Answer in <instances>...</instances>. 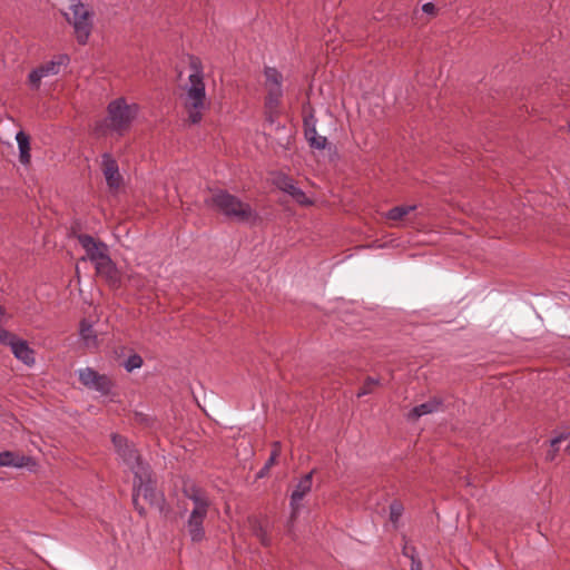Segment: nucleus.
Masks as SVG:
<instances>
[{
  "mask_svg": "<svg viewBox=\"0 0 570 570\" xmlns=\"http://www.w3.org/2000/svg\"><path fill=\"white\" fill-rule=\"evenodd\" d=\"M16 140L19 147V159L21 164L28 165L30 163V139L29 136L22 130L16 135Z\"/></svg>",
  "mask_w": 570,
  "mask_h": 570,
  "instance_id": "obj_20",
  "label": "nucleus"
},
{
  "mask_svg": "<svg viewBox=\"0 0 570 570\" xmlns=\"http://www.w3.org/2000/svg\"><path fill=\"white\" fill-rule=\"evenodd\" d=\"M1 466H11V468H33L36 466V462L31 456L22 455L17 452L3 451L0 452V468Z\"/></svg>",
  "mask_w": 570,
  "mask_h": 570,
  "instance_id": "obj_16",
  "label": "nucleus"
},
{
  "mask_svg": "<svg viewBox=\"0 0 570 570\" xmlns=\"http://www.w3.org/2000/svg\"><path fill=\"white\" fill-rule=\"evenodd\" d=\"M279 454H281V443L278 441H276L272 444L271 455H269L268 460L266 461V463L264 464V466H266V469H271L275 464Z\"/></svg>",
  "mask_w": 570,
  "mask_h": 570,
  "instance_id": "obj_26",
  "label": "nucleus"
},
{
  "mask_svg": "<svg viewBox=\"0 0 570 570\" xmlns=\"http://www.w3.org/2000/svg\"><path fill=\"white\" fill-rule=\"evenodd\" d=\"M276 187L289 195L293 200L302 206L313 205V200L303 191L295 183L293 178L287 175H277L274 180Z\"/></svg>",
  "mask_w": 570,
  "mask_h": 570,
  "instance_id": "obj_12",
  "label": "nucleus"
},
{
  "mask_svg": "<svg viewBox=\"0 0 570 570\" xmlns=\"http://www.w3.org/2000/svg\"><path fill=\"white\" fill-rule=\"evenodd\" d=\"M269 470H271V469H266V466H263V468L259 470V472L257 473V478H259V479H261V478L266 476V475L268 474Z\"/></svg>",
  "mask_w": 570,
  "mask_h": 570,
  "instance_id": "obj_32",
  "label": "nucleus"
},
{
  "mask_svg": "<svg viewBox=\"0 0 570 570\" xmlns=\"http://www.w3.org/2000/svg\"><path fill=\"white\" fill-rule=\"evenodd\" d=\"M132 473L135 474L132 494L135 509L140 515L145 514V508L139 504V498L142 497L150 505H155L161 510L165 499L164 495L158 493L155 489L149 465L138 464V466H132Z\"/></svg>",
  "mask_w": 570,
  "mask_h": 570,
  "instance_id": "obj_4",
  "label": "nucleus"
},
{
  "mask_svg": "<svg viewBox=\"0 0 570 570\" xmlns=\"http://www.w3.org/2000/svg\"><path fill=\"white\" fill-rule=\"evenodd\" d=\"M316 122L317 120L312 114L304 118V136L311 148L323 150L327 146V138L317 134Z\"/></svg>",
  "mask_w": 570,
  "mask_h": 570,
  "instance_id": "obj_15",
  "label": "nucleus"
},
{
  "mask_svg": "<svg viewBox=\"0 0 570 570\" xmlns=\"http://www.w3.org/2000/svg\"><path fill=\"white\" fill-rule=\"evenodd\" d=\"M111 441L117 453L131 471L132 466H138V464H146L140 460L137 450L128 443L126 438L118 434H112Z\"/></svg>",
  "mask_w": 570,
  "mask_h": 570,
  "instance_id": "obj_13",
  "label": "nucleus"
},
{
  "mask_svg": "<svg viewBox=\"0 0 570 570\" xmlns=\"http://www.w3.org/2000/svg\"><path fill=\"white\" fill-rule=\"evenodd\" d=\"M86 0H69L67 21L73 27V33L79 45H86L94 28V11L85 3Z\"/></svg>",
  "mask_w": 570,
  "mask_h": 570,
  "instance_id": "obj_6",
  "label": "nucleus"
},
{
  "mask_svg": "<svg viewBox=\"0 0 570 570\" xmlns=\"http://www.w3.org/2000/svg\"><path fill=\"white\" fill-rule=\"evenodd\" d=\"M185 495L193 502V509L185 522L187 534L193 542H202L206 535L204 522L210 501L206 493L195 485L185 489Z\"/></svg>",
  "mask_w": 570,
  "mask_h": 570,
  "instance_id": "obj_3",
  "label": "nucleus"
},
{
  "mask_svg": "<svg viewBox=\"0 0 570 570\" xmlns=\"http://www.w3.org/2000/svg\"><path fill=\"white\" fill-rule=\"evenodd\" d=\"M138 114L139 106L137 104H128L122 97L114 99L107 106V116L96 124L95 132L99 136L107 134L124 136L129 131Z\"/></svg>",
  "mask_w": 570,
  "mask_h": 570,
  "instance_id": "obj_2",
  "label": "nucleus"
},
{
  "mask_svg": "<svg viewBox=\"0 0 570 570\" xmlns=\"http://www.w3.org/2000/svg\"><path fill=\"white\" fill-rule=\"evenodd\" d=\"M70 61L69 56L61 53L55 56L51 60L43 62L32 69L28 75V83L32 89H39L43 78L60 73L61 69L67 67Z\"/></svg>",
  "mask_w": 570,
  "mask_h": 570,
  "instance_id": "obj_8",
  "label": "nucleus"
},
{
  "mask_svg": "<svg viewBox=\"0 0 570 570\" xmlns=\"http://www.w3.org/2000/svg\"><path fill=\"white\" fill-rule=\"evenodd\" d=\"M412 549H415V548L412 546H409L407 543H405L402 549L403 556L409 558L410 560H411Z\"/></svg>",
  "mask_w": 570,
  "mask_h": 570,
  "instance_id": "obj_31",
  "label": "nucleus"
},
{
  "mask_svg": "<svg viewBox=\"0 0 570 570\" xmlns=\"http://www.w3.org/2000/svg\"><path fill=\"white\" fill-rule=\"evenodd\" d=\"M141 365H142V358L138 354L130 355L124 364L126 371H128V372L139 368V367H141Z\"/></svg>",
  "mask_w": 570,
  "mask_h": 570,
  "instance_id": "obj_25",
  "label": "nucleus"
},
{
  "mask_svg": "<svg viewBox=\"0 0 570 570\" xmlns=\"http://www.w3.org/2000/svg\"><path fill=\"white\" fill-rule=\"evenodd\" d=\"M422 11L426 14H433L435 12V6L432 2H426L422 6Z\"/></svg>",
  "mask_w": 570,
  "mask_h": 570,
  "instance_id": "obj_30",
  "label": "nucleus"
},
{
  "mask_svg": "<svg viewBox=\"0 0 570 570\" xmlns=\"http://www.w3.org/2000/svg\"><path fill=\"white\" fill-rule=\"evenodd\" d=\"M563 440L562 435H559L551 440V446L553 448V452L550 454V459L552 460L556 455V452L558 451L557 445Z\"/></svg>",
  "mask_w": 570,
  "mask_h": 570,
  "instance_id": "obj_29",
  "label": "nucleus"
},
{
  "mask_svg": "<svg viewBox=\"0 0 570 570\" xmlns=\"http://www.w3.org/2000/svg\"><path fill=\"white\" fill-rule=\"evenodd\" d=\"M78 379L83 386L101 395H109L114 387V382L108 375L100 374L91 367L79 370Z\"/></svg>",
  "mask_w": 570,
  "mask_h": 570,
  "instance_id": "obj_10",
  "label": "nucleus"
},
{
  "mask_svg": "<svg viewBox=\"0 0 570 570\" xmlns=\"http://www.w3.org/2000/svg\"><path fill=\"white\" fill-rule=\"evenodd\" d=\"M380 381L374 377H367L363 384V386L356 393L357 397H362L373 392L374 386L379 385Z\"/></svg>",
  "mask_w": 570,
  "mask_h": 570,
  "instance_id": "obj_24",
  "label": "nucleus"
},
{
  "mask_svg": "<svg viewBox=\"0 0 570 570\" xmlns=\"http://www.w3.org/2000/svg\"><path fill=\"white\" fill-rule=\"evenodd\" d=\"M264 75V85L267 91L265 106L272 112L277 109L283 96V76L277 69L272 67H265Z\"/></svg>",
  "mask_w": 570,
  "mask_h": 570,
  "instance_id": "obj_9",
  "label": "nucleus"
},
{
  "mask_svg": "<svg viewBox=\"0 0 570 570\" xmlns=\"http://www.w3.org/2000/svg\"><path fill=\"white\" fill-rule=\"evenodd\" d=\"M77 239L82 248L86 250L87 258L94 264L98 265L109 256L108 246L101 242L95 239L92 236L87 234L77 235Z\"/></svg>",
  "mask_w": 570,
  "mask_h": 570,
  "instance_id": "obj_11",
  "label": "nucleus"
},
{
  "mask_svg": "<svg viewBox=\"0 0 570 570\" xmlns=\"http://www.w3.org/2000/svg\"><path fill=\"white\" fill-rule=\"evenodd\" d=\"M403 511L404 508L400 502L394 501L390 504V521L394 524V527H397Z\"/></svg>",
  "mask_w": 570,
  "mask_h": 570,
  "instance_id": "obj_23",
  "label": "nucleus"
},
{
  "mask_svg": "<svg viewBox=\"0 0 570 570\" xmlns=\"http://www.w3.org/2000/svg\"><path fill=\"white\" fill-rule=\"evenodd\" d=\"M416 209V205H402V206H395L391 208L386 214L385 217L390 220H401L403 219L407 214Z\"/></svg>",
  "mask_w": 570,
  "mask_h": 570,
  "instance_id": "obj_22",
  "label": "nucleus"
},
{
  "mask_svg": "<svg viewBox=\"0 0 570 570\" xmlns=\"http://www.w3.org/2000/svg\"><path fill=\"white\" fill-rule=\"evenodd\" d=\"M411 570H423L422 569V562L417 558L416 549H412L411 554Z\"/></svg>",
  "mask_w": 570,
  "mask_h": 570,
  "instance_id": "obj_28",
  "label": "nucleus"
},
{
  "mask_svg": "<svg viewBox=\"0 0 570 570\" xmlns=\"http://www.w3.org/2000/svg\"><path fill=\"white\" fill-rule=\"evenodd\" d=\"M313 483V471L305 474L296 484L291 494V507L295 511L298 509L301 501L311 491Z\"/></svg>",
  "mask_w": 570,
  "mask_h": 570,
  "instance_id": "obj_18",
  "label": "nucleus"
},
{
  "mask_svg": "<svg viewBox=\"0 0 570 570\" xmlns=\"http://www.w3.org/2000/svg\"><path fill=\"white\" fill-rule=\"evenodd\" d=\"M96 273L104 277L109 285L117 286L120 283V273L111 261L110 256L105 258L102 262H99L98 265H95Z\"/></svg>",
  "mask_w": 570,
  "mask_h": 570,
  "instance_id": "obj_17",
  "label": "nucleus"
},
{
  "mask_svg": "<svg viewBox=\"0 0 570 570\" xmlns=\"http://www.w3.org/2000/svg\"><path fill=\"white\" fill-rule=\"evenodd\" d=\"M80 338L87 347H97L98 341L97 335L92 328V325L86 320L80 323L79 331Z\"/></svg>",
  "mask_w": 570,
  "mask_h": 570,
  "instance_id": "obj_21",
  "label": "nucleus"
},
{
  "mask_svg": "<svg viewBox=\"0 0 570 570\" xmlns=\"http://www.w3.org/2000/svg\"><path fill=\"white\" fill-rule=\"evenodd\" d=\"M442 406V400L438 397L430 399L428 402L414 406L407 414V419L416 421L423 415L438 412Z\"/></svg>",
  "mask_w": 570,
  "mask_h": 570,
  "instance_id": "obj_19",
  "label": "nucleus"
},
{
  "mask_svg": "<svg viewBox=\"0 0 570 570\" xmlns=\"http://www.w3.org/2000/svg\"><path fill=\"white\" fill-rule=\"evenodd\" d=\"M255 535L258 538L263 546H271V538L268 537L266 530L263 527L259 525L255 529Z\"/></svg>",
  "mask_w": 570,
  "mask_h": 570,
  "instance_id": "obj_27",
  "label": "nucleus"
},
{
  "mask_svg": "<svg viewBox=\"0 0 570 570\" xmlns=\"http://www.w3.org/2000/svg\"><path fill=\"white\" fill-rule=\"evenodd\" d=\"M4 316V308L0 306V343L10 346L13 355L24 364H32L35 362L33 351L29 347L27 341L19 338L2 327Z\"/></svg>",
  "mask_w": 570,
  "mask_h": 570,
  "instance_id": "obj_7",
  "label": "nucleus"
},
{
  "mask_svg": "<svg viewBox=\"0 0 570 570\" xmlns=\"http://www.w3.org/2000/svg\"><path fill=\"white\" fill-rule=\"evenodd\" d=\"M210 205L216 207L227 218L240 222L252 223L257 219V213L247 203L226 190H217L210 198Z\"/></svg>",
  "mask_w": 570,
  "mask_h": 570,
  "instance_id": "obj_5",
  "label": "nucleus"
},
{
  "mask_svg": "<svg viewBox=\"0 0 570 570\" xmlns=\"http://www.w3.org/2000/svg\"><path fill=\"white\" fill-rule=\"evenodd\" d=\"M101 166L107 186L111 190H117L122 184V176L116 159L109 153H105L101 156Z\"/></svg>",
  "mask_w": 570,
  "mask_h": 570,
  "instance_id": "obj_14",
  "label": "nucleus"
},
{
  "mask_svg": "<svg viewBox=\"0 0 570 570\" xmlns=\"http://www.w3.org/2000/svg\"><path fill=\"white\" fill-rule=\"evenodd\" d=\"M189 75L183 85L181 102L190 124H199L204 111L208 108L209 101L206 95L204 80V66L196 56L189 57Z\"/></svg>",
  "mask_w": 570,
  "mask_h": 570,
  "instance_id": "obj_1",
  "label": "nucleus"
}]
</instances>
